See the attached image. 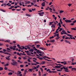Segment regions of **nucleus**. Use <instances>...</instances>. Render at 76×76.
Returning a JSON list of instances; mask_svg holds the SVG:
<instances>
[{
  "mask_svg": "<svg viewBox=\"0 0 76 76\" xmlns=\"http://www.w3.org/2000/svg\"><path fill=\"white\" fill-rule=\"evenodd\" d=\"M65 21L66 23H70L72 22V20H65Z\"/></svg>",
  "mask_w": 76,
  "mask_h": 76,
  "instance_id": "f257e3e1",
  "label": "nucleus"
},
{
  "mask_svg": "<svg viewBox=\"0 0 76 76\" xmlns=\"http://www.w3.org/2000/svg\"><path fill=\"white\" fill-rule=\"evenodd\" d=\"M12 62L14 64V66H17V65H18V62H16V61H12Z\"/></svg>",
  "mask_w": 76,
  "mask_h": 76,
  "instance_id": "f03ea898",
  "label": "nucleus"
},
{
  "mask_svg": "<svg viewBox=\"0 0 76 76\" xmlns=\"http://www.w3.org/2000/svg\"><path fill=\"white\" fill-rule=\"evenodd\" d=\"M21 73H22V72H21L20 71H18L17 72V75H20V74H21Z\"/></svg>",
  "mask_w": 76,
  "mask_h": 76,
  "instance_id": "7ed1b4c3",
  "label": "nucleus"
},
{
  "mask_svg": "<svg viewBox=\"0 0 76 76\" xmlns=\"http://www.w3.org/2000/svg\"><path fill=\"white\" fill-rule=\"evenodd\" d=\"M55 68H57V69H59V68H61V67L60 66H55Z\"/></svg>",
  "mask_w": 76,
  "mask_h": 76,
  "instance_id": "20e7f679",
  "label": "nucleus"
},
{
  "mask_svg": "<svg viewBox=\"0 0 76 76\" xmlns=\"http://www.w3.org/2000/svg\"><path fill=\"white\" fill-rule=\"evenodd\" d=\"M37 53H38V54H39V53H42V52L39 51V50H37Z\"/></svg>",
  "mask_w": 76,
  "mask_h": 76,
  "instance_id": "39448f33",
  "label": "nucleus"
},
{
  "mask_svg": "<svg viewBox=\"0 0 76 76\" xmlns=\"http://www.w3.org/2000/svg\"><path fill=\"white\" fill-rule=\"evenodd\" d=\"M65 42H66V43H69V44H70L71 43L69 41H67V40H65Z\"/></svg>",
  "mask_w": 76,
  "mask_h": 76,
  "instance_id": "423d86ee",
  "label": "nucleus"
},
{
  "mask_svg": "<svg viewBox=\"0 0 76 76\" xmlns=\"http://www.w3.org/2000/svg\"><path fill=\"white\" fill-rule=\"evenodd\" d=\"M29 52H34V49L32 48L30 49L29 50Z\"/></svg>",
  "mask_w": 76,
  "mask_h": 76,
  "instance_id": "0eeeda50",
  "label": "nucleus"
},
{
  "mask_svg": "<svg viewBox=\"0 0 76 76\" xmlns=\"http://www.w3.org/2000/svg\"><path fill=\"white\" fill-rule=\"evenodd\" d=\"M32 71H33V69H30L28 70V72H32Z\"/></svg>",
  "mask_w": 76,
  "mask_h": 76,
  "instance_id": "6e6552de",
  "label": "nucleus"
},
{
  "mask_svg": "<svg viewBox=\"0 0 76 76\" xmlns=\"http://www.w3.org/2000/svg\"><path fill=\"white\" fill-rule=\"evenodd\" d=\"M63 69H64V70H69V69H67L66 67H63Z\"/></svg>",
  "mask_w": 76,
  "mask_h": 76,
  "instance_id": "1a4fd4ad",
  "label": "nucleus"
},
{
  "mask_svg": "<svg viewBox=\"0 0 76 76\" xmlns=\"http://www.w3.org/2000/svg\"><path fill=\"white\" fill-rule=\"evenodd\" d=\"M62 32H63L64 34H67V33H66V32H65V31L64 30H62Z\"/></svg>",
  "mask_w": 76,
  "mask_h": 76,
  "instance_id": "9d476101",
  "label": "nucleus"
},
{
  "mask_svg": "<svg viewBox=\"0 0 76 76\" xmlns=\"http://www.w3.org/2000/svg\"><path fill=\"white\" fill-rule=\"evenodd\" d=\"M37 58H39V59H40V60H42V57H41L40 58L38 57H37Z\"/></svg>",
  "mask_w": 76,
  "mask_h": 76,
  "instance_id": "9b49d317",
  "label": "nucleus"
},
{
  "mask_svg": "<svg viewBox=\"0 0 76 76\" xmlns=\"http://www.w3.org/2000/svg\"><path fill=\"white\" fill-rule=\"evenodd\" d=\"M4 42H10V40H7L5 41Z\"/></svg>",
  "mask_w": 76,
  "mask_h": 76,
  "instance_id": "f8f14e48",
  "label": "nucleus"
},
{
  "mask_svg": "<svg viewBox=\"0 0 76 76\" xmlns=\"http://www.w3.org/2000/svg\"><path fill=\"white\" fill-rule=\"evenodd\" d=\"M45 2H43L41 4V5L42 6L44 7V6H45Z\"/></svg>",
  "mask_w": 76,
  "mask_h": 76,
  "instance_id": "ddd939ff",
  "label": "nucleus"
},
{
  "mask_svg": "<svg viewBox=\"0 0 76 76\" xmlns=\"http://www.w3.org/2000/svg\"><path fill=\"white\" fill-rule=\"evenodd\" d=\"M54 41H55V40H54V39H52V40H50V42H54Z\"/></svg>",
  "mask_w": 76,
  "mask_h": 76,
  "instance_id": "4468645a",
  "label": "nucleus"
},
{
  "mask_svg": "<svg viewBox=\"0 0 76 76\" xmlns=\"http://www.w3.org/2000/svg\"><path fill=\"white\" fill-rule=\"evenodd\" d=\"M40 13H38L39 15L40 16H43V15H43L42 14H40Z\"/></svg>",
  "mask_w": 76,
  "mask_h": 76,
  "instance_id": "2eb2a0df",
  "label": "nucleus"
},
{
  "mask_svg": "<svg viewBox=\"0 0 76 76\" xmlns=\"http://www.w3.org/2000/svg\"><path fill=\"white\" fill-rule=\"evenodd\" d=\"M75 70L76 71V68H72V71H73V70Z\"/></svg>",
  "mask_w": 76,
  "mask_h": 76,
  "instance_id": "dca6fc26",
  "label": "nucleus"
},
{
  "mask_svg": "<svg viewBox=\"0 0 76 76\" xmlns=\"http://www.w3.org/2000/svg\"><path fill=\"white\" fill-rule=\"evenodd\" d=\"M21 47H22L23 48H21V49H20V50H24V48H25V47H24V46H21Z\"/></svg>",
  "mask_w": 76,
  "mask_h": 76,
  "instance_id": "f3484780",
  "label": "nucleus"
},
{
  "mask_svg": "<svg viewBox=\"0 0 76 76\" xmlns=\"http://www.w3.org/2000/svg\"><path fill=\"white\" fill-rule=\"evenodd\" d=\"M26 72H27V70H26L24 71V75H26Z\"/></svg>",
  "mask_w": 76,
  "mask_h": 76,
  "instance_id": "a211bd4d",
  "label": "nucleus"
},
{
  "mask_svg": "<svg viewBox=\"0 0 76 76\" xmlns=\"http://www.w3.org/2000/svg\"><path fill=\"white\" fill-rule=\"evenodd\" d=\"M36 48H39V47H40V45H36Z\"/></svg>",
  "mask_w": 76,
  "mask_h": 76,
  "instance_id": "6ab92c4d",
  "label": "nucleus"
},
{
  "mask_svg": "<svg viewBox=\"0 0 76 76\" xmlns=\"http://www.w3.org/2000/svg\"><path fill=\"white\" fill-rule=\"evenodd\" d=\"M13 74L12 72H9L8 73V75H12Z\"/></svg>",
  "mask_w": 76,
  "mask_h": 76,
  "instance_id": "aec40b11",
  "label": "nucleus"
},
{
  "mask_svg": "<svg viewBox=\"0 0 76 76\" xmlns=\"http://www.w3.org/2000/svg\"><path fill=\"white\" fill-rule=\"evenodd\" d=\"M37 68L36 66H34V67L33 68V70H35V69H37Z\"/></svg>",
  "mask_w": 76,
  "mask_h": 76,
  "instance_id": "412c9836",
  "label": "nucleus"
},
{
  "mask_svg": "<svg viewBox=\"0 0 76 76\" xmlns=\"http://www.w3.org/2000/svg\"><path fill=\"white\" fill-rule=\"evenodd\" d=\"M41 50H46V49L42 47L41 48Z\"/></svg>",
  "mask_w": 76,
  "mask_h": 76,
  "instance_id": "4be33fe9",
  "label": "nucleus"
},
{
  "mask_svg": "<svg viewBox=\"0 0 76 76\" xmlns=\"http://www.w3.org/2000/svg\"><path fill=\"white\" fill-rule=\"evenodd\" d=\"M26 16H28L29 17H30V16H31V15H30L28 14H26Z\"/></svg>",
  "mask_w": 76,
  "mask_h": 76,
  "instance_id": "5701e85b",
  "label": "nucleus"
},
{
  "mask_svg": "<svg viewBox=\"0 0 76 76\" xmlns=\"http://www.w3.org/2000/svg\"><path fill=\"white\" fill-rule=\"evenodd\" d=\"M34 43H35V44H39V42H34Z\"/></svg>",
  "mask_w": 76,
  "mask_h": 76,
  "instance_id": "b1692460",
  "label": "nucleus"
},
{
  "mask_svg": "<svg viewBox=\"0 0 76 76\" xmlns=\"http://www.w3.org/2000/svg\"><path fill=\"white\" fill-rule=\"evenodd\" d=\"M3 68L2 67H0V71H1L3 70Z\"/></svg>",
  "mask_w": 76,
  "mask_h": 76,
  "instance_id": "393cba45",
  "label": "nucleus"
},
{
  "mask_svg": "<svg viewBox=\"0 0 76 76\" xmlns=\"http://www.w3.org/2000/svg\"><path fill=\"white\" fill-rule=\"evenodd\" d=\"M0 10L1 11H2V12H6V11H5L4 10H3L1 9Z\"/></svg>",
  "mask_w": 76,
  "mask_h": 76,
  "instance_id": "a878e982",
  "label": "nucleus"
},
{
  "mask_svg": "<svg viewBox=\"0 0 76 76\" xmlns=\"http://www.w3.org/2000/svg\"><path fill=\"white\" fill-rule=\"evenodd\" d=\"M60 38V37H56L55 38V39H56L57 40L58 39H59Z\"/></svg>",
  "mask_w": 76,
  "mask_h": 76,
  "instance_id": "bb28decb",
  "label": "nucleus"
},
{
  "mask_svg": "<svg viewBox=\"0 0 76 76\" xmlns=\"http://www.w3.org/2000/svg\"><path fill=\"white\" fill-rule=\"evenodd\" d=\"M4 69V70H7V68L6 67V66H5Z\"/></svg>",
  "mask_w": 76,
  "mask_h": 76,
  "instance_id": "cd10ccee",
  "label": "nucleus"
},
{
  "mask_svg": "<svg viewBox=\"0 0 76 76\" xmlns=\"http://www.w3.org/2000/svg\"><path fill=\"white\" fill-rule=\"evenodd\" d=\"M40 70H41L42 72H43V69H42V68L40 67Z\"/></svg>",
  "mask_w": 76,
  "mask_h": 76,
  "instance_id": "c85d7f7f",
  "label": "nucleus"
},
{
  "mask_svg": "<svg viewBox=\"0 0 76 76\" xmlns=\"http://www.w3.org/2000/svg\"><path fill=\"white\" fill-rule=\"evenodd\" d=\"M63 11H62V10H60V13H63Z\"/></svg>",
  "mask_w": 76,
  "mask_h": 76,
  "instance_id": "c756f323",
  "label": "nucleus"
},
{
  "mask_svg": "<svg viewBox=\"0 0 76 76\" xmlns=\"http://www.w3.org/2000/svg\"><path fill=\"white\" fill-rule=\"evenodd\" d=\"M52 26H53V28H56L54 24H53Z\"/></svg>",
  "mask_w": 76,
  "mask_h": 76,
  "instance_id": "7c9ffc66",
  "label": "nucleus"
},
{
  "mask_svg": "<svg viewBox=\"0 0 76 76\" xmlns=\"http://www.w3.org/2000/svg\"><path fill=\"white\" fill-rule=\"evenodd\" d=\"M25 53H30V52H29L28 51H25Z\"/></svg>",
  "mask_w": 76,
  "mask_h": 76,
  "instance_id": "2f4dec72",
  "label": "nucleus"
},
{
  "mask_svg": "<svg viewBox=\"0 0 76 76\" xmlns=\"http://www.w3.org/2000/svg\"><path fill=\"white\" fill-rule=\"evenodd\" d=\"M39 76H41V72H39Z\"/></svg>",
  "mask_w": 76,
  "mask_h": 76,
  "instance_id": "473e14b6",
  "label": "nucleus"
},
{
  "mask_svg": "<svg viewBox=\"0 0 76 76\" xmlns=\"http://www.w3.org/2000/svg\"><path fill=\"white\" fill-rule=\"evenodd\" d=\"M45 60H47V61H51V60H48V59H45Z\"/></svg>",
  "mask_w": 76,
  "mask_h": 76,
  "instance_id": "72a5a7b5",
  "label": "nucleus"
},
{
  "mask_svg": "<svg viewBox=\"0 0 76 76\" xmlns=\"http://www.w3.org/2000/svg\"><path fill=\"white\" fill-rule=\"evenodd\" d=\"M0 41H4V40L3 39H0Z\"/></svg>",
  "mask_w": 76,
  "mask_h": 76,
  "instance_id": "f704fd0d",
  "label": "nucleus"
},
{
  "mask_svg": "<svg viewBox=\"0 0 76 76\" xmlns=\"http://www.w3.org/2000/svg\"><path fill=\"white\" fill-rule=\"evenodd\" d=\"M50 39H51L52 38H54V36H52V37H50L49 38Z\"/></svg>",
  "mask_w": 76,
  "mask_h": 76,
  "instance_id": "c9c22d12",
  "label": "nucleus"
},
{
  "mask_svg": "<svg viewBox=\"0 0 76 76\" xmlns=\"http://www.w3.org/2000/svg\"><path fill=\"white\" fill-rule=\"evenodd\" d=\"M28 10H28V11L29 12H32V11L31 10H29L28 9Z\"/></svg>",
  "mask_w": 76,
  "mask_h": 76,
  "instance_id": "e433bc0d",
  "label": "nucleus"
},
{
  "mask_svg": "<svg viewBox=\"0 0 76 76\" xmlns=\"http://www.w3.org/2000/svg\"><path fill=\"white\" fill-rule=\"evenodd\" d=\"M54 23V21H53L52 22H50V25H51L52 23Z\"/></svg>",
  "mask_w": 76,
  "mask_h": 76,
  "instance_id": "4c0bfd02",
  "label": "nucleus"
},
{
  "mask_svg": "<svg viewBox=\"0 0 76 76\" xmlns=\"http://www.w3.org/2000/svg\"><path fill=\"white\" fill-rule=\"evenodd\" d=\"M68 6H69V7L71 6H72V4H68Z\"/></svg>",
  "mask_w": 76,
  "mask_h": 76,
  "instance_id": "58836bf2",
  "label": "nucleus"
},
{
  "mask_svg": "<svg viewBox=\"0 0 76 76\" xmlns=\"http://www.w3.org/2000/svg\"><path fill=\"white\" fill-rule=\"evenodd\" d=\"M5 58L6 60H10V58H8L7 57H5Z\"/></svg>",
  "mask_w": 76,
  "mask_h": 76,
  "instance_id": "ea45409f",
  "label": "nucleus"
},
{
  "mask_svg": "<svg viewBox=\"0 0 76 76\" xmlns=\"http://www.w3.org/2000/svg\"><path fill=\"white\" fill-rule=\"evenodd\" d=\"M22 10H23V11H25V10H26V9H25V8H23L22 9Z\"/></svg>",
  "mask_w": 76,
  "mask_h": 76,
  "instance_id": "a19ab883",
  "label": "nucleus"
},
{
  "mask_svg": "<svg viewBox=\"0 0 76 76\" xmlns=\"http://www.w3.org/2000/svg\"><path fill=\"white\" fill-rule=\"evenodd\" d=\"M31 3V1H28V3H26L25 4H29Z\"/></svg>",
  "mask_w": 76,
  "mask_h": 76,
  "instance_id": "79ce46f5",
  "label": "nucleus"
},
{
  "mask_svg": "<svg viewBox=\"0 0 76 76\" xmlns=\"http://www.w3.org/2000/svg\"><path fill=\"white\" fill-rule=\"evenodd\" d=\"M62 30V28H60V29L59 30V32H61V31Z\"/></svg>",
  "mask_w": 76,
  "mask_h": 76,
  "instance_id": "37998d69",
  "label": "nucleus"
},
{
  "mask_svg": "<svg viewBox=\"0 0 76 76\" xmlns=\"http://www.w3.org/2000/svg\"><path fill=\"white\" fill-rule=\"evenodd\" d=\"M4 54H9V53L4 52Z\"/></svg>",
  "mask_w": 76,
  "mask_h": 76,
  "instance_id": "c03bdc74",
  "label": "nucleus"
},
{
  "mask_svg": "<svg viewBox=\"0 0 76 76\" xmlns=\"http://www.w3.org/2000/svg\"><path fill=\"white\" fill-rule=\"evenodd\" d=\"M39 66H40L39 65H37L36 66V67H37V68H38L39 67Z\"/></svg>",
  "mask_w": 76,
  "mask_h": 76,
  "instance_id": "a18cd8bd",
  "label": "nucleus"
},
{
  "mask_svg": "<svg viewBox=\"0 0 76 76\" xmlns=\"http://www.w3.org/2000/svg\"><path fill=\"white\" fill-rule=\"evenodd\" d=\"M52 72L53 73H57V71H52Z\"/></svg>",
  "mask_w": 76,
  "mask_h": 76,
  "instance_id": "49530a36",
  "label": "nucleus"
},
{
  "mask_svg": "<svg viewBox=\"0 0 76 76\" xmlns=\"http://www.w3.org/2000/svg\"><path fill=\"white\" fill-rule=\"evenodd\" d=\"M20 66L21 67H23V65H20Z\"/></svg>",
  "mask_w": 76,
  "mask_h": 76,
  "instance_id": "de8ad7c7",
  "label": "nucleus"
},
{
  "mask_svg": "<svg viewBox=\"0 0 76 76\" xmlns=\"http://www.w3.org/2000/svg\"><path fill=\"white\" fill-rule=\"evenodd\" d=\"M35 10H36L35 8H34V9H32V11H35Z\"/></svg>",
  "mask_w": 76,
  "mask_h": 76,
  "instance_id": "09e8293b",
  "label": "nucleus"
},
{
  "mask_svg": "<svg viewBox=\"0 0 76 76\" xmlns=\"http://www.w3.org/2000/svg\"><path fill=\"white\" fill-rule=\"evenodd\" d=\"M56 36L57 37H59V34H56Z\"/></svg>",
  "mask_w": 76,
  "mask_h": 76,
  "instance_id": "8fccbe9b",
  "label": "nucleus"
},
{
  "mask_svg": "<svg viewBox=\"0 0 76 76\" xmlns=\"http://www.w3.org/2000/svg\"><path fill=\"white\" fill-rule=\"evenodd\" d=\"M50 69H48L47 70H46V72H49V71H50Z\"/></svg>",
  "mask_w": 76,
  "mask_h": 76,
  "instance_id": "3c124183",
  "label": "nucleus"
},
{
  "mask_svg": "<svg viewBox=\"0 0 76 76\" xmlns=\"http://www.w3.org/2000/svg\"><path fill=\"white\" fill-rule=\"evenodd\" d=\"M40 14H42L43 15V14H44V12H40Z\"/></svg>",
  "mask_w": 76,
  "mask_h": 76,
  "instance_id": "603ef678",
  "label": "nucleus"
},
{
  "mask_svg": "<svg viewBox=\"0 0 76 76\" xmlns=\"http://www.w3.org/2000/svg\"><path fill=\"white\" fill-rule=\"evenodd\" d=\"M0 53H4V52H3V51H2V50L0 51Z\"/></svg>",
  "mask_w": 76,
  "mask_h": 76,
  "instance_id": "864d4df0",
  "label": "nucleus"
},
{
  "mask_svg": "<svg viewBox=\"0 0 76 76\" xmlns=\"http://www.w3.org/2000/svg\"><path fill=\"white\" fill-rule=\"evenodd\" d=\"M7 47H9V45L8 44H6L5 45Z\"/></svg>",
  "mask_w": 76,
  "mask_h": 76,
  "instance_id": "5fc2aeb1",
  "label": "nucleus"
},
{
  "mask_svg": "<svg viewBox=\"0 0 76 76\" xmlns=\"http://www.w3.org/2000/svg\"><path fill=\"white\" fill-rule=\"evenodd\" d=\"M75 64L74 63H72L71 64V65H75Z\"/></svg>",
  "mask_w": 76,
  "mask_h": 76,
  "instance_id": "6e6d98bb",
  "label": "nucleus"
},
{
  "mask_svg": "<svg viewBox=\"0 0 76 76\" xmlns=\"http://www.w3.org/2000/svg\"><path fill=\"white\" fill-rule=\"evenodd\" d=\"M17 4H18V3L16 2H15V4L14 5V6H16V5H17Z\"/></svg>",
  "mask_w": 76,
  "mask_h": 76,
  "instance_id": "4d7b16f0",
  "label": "nucleus"
},
{
  "mask_svg": "<svg viewBox=\"0 0 76 76\" xmlns=\"http://www.w3.org/2000/svg\"><path fill=\"white\" fill-rule=\"evenodd\" d=\"M17 11H20V9H17L16 10Z\"/></svg>",
  "mask_w": 76,
  "mask_h": 76,
  "instance_id": "13d9d810",
  "label": "nucleus"
},
{
  "mask_svg": "<svg viewBox=\"0 0 76 76\" xmlns=\"http://www.w3.org/2000/svg\"><path fill=\"white\" fill-rule=\"evenodd\" d=\"M73 23H76V20H75L73 22Z\"/></svg>",
  "mask_w": 76,
  "mask_h": 76,
  "instance_id": "bf43d9fd",
  "label": "nucleus"
},
{
  "mask_svg": "<svg viewBox=\"0 0 76 76\" xmlns=\"http://www.w3.org/2000/svg\"><path fill=\"white\" fill-rule=\"evenodd\" d=\"M33 75H34V76H36V75H37V74H35V73H33Z\"/></svg>",
  "mask_w": 76,
  "mask_h": 76,
  "instance_id": "052dcab7",
  "label": "nucleus"
},
{
  "mask_svg": "<svg viewBox=\"0 0 76 76\" xmlns=\"http://www.w3.org/2000/svg\"><path fill=\"white\" fill-rule=\"evenodd\" d=\"M11 64L12 66H14V65H15V64H14L13 63H12V62L11 63Z\"/></svg>",
  "mask_w": 76,
  "mask_h": 76,
  "instance_id": "680f3d73",
  "label": "nucleus"
},
{
  "mask_svg": "<svg viewBox=\"0 0 76 76\" xmlns=\"http://www.w3.org/2000/svg\"><path fill=\"white\" fill-rule=\"evenodd\" d=\"M17 46L18 47H20V45H19V44H17Z\"/></svg>",
  "mask_w": 76,
  "mask_h": 76,
  "instance_id": "e2e57ef3",
  "label": "nucleus"
},
{
  "mask_svg": "<svg viewBox=\"0 0 76 76\" xmlns=\"http://www.w3.org/2000/svg\"><path fill=\"white\" fill-rule=\"evenodd\" d=\"M16 9H12V11H15V10Z\"/></svg>",
  "mask_w": 76,
  "mask_h": 76,
  "instance_id": "0e129e2a",
  "label": "nucleus"
},
{
  "mask_svg": "<svg viewBox=\"0 0 76 76\" xmlns=\"http://www.w3.org/2000/svg\"><path fill=\"white\" fill-rule=\"evenodd\" d=\"M52 3H53V2H50V3L49 4V5H51V4H52Z\"/></svg>",
  "mask_w": 76,
  "mask_h": 76,
  "instance_id": "69168bd1",
  "label": "nucleus"
},
{
  "mask_svg": "<svg viewBox=\"0 0 76 76\" xmlns=\"http://www.w3.org/2000/svg\"><path fill=\"white\" fill-rule=\"evenodd\" d=\"M3 50V51H4V52H6V50H5V49H4Z\"/></svg>",
  "mask_w": 76,
  "mask_h": 76,
  "instance_id": "338daca9",
  "label": "nucleus"
},
{
  "mask_svg": "<svg viewBox=\"0 0 76 76\" xmlns=\"http://www.w3.org/2000/svg\"><path fill=\"white\" fill-rule=\"evenodd\" d=\"M9 66V64H6L4 65V66Z\"/></svg>",
  "mask_w": 76,
  "mask_h": 76,
  "instance_id": "774afa93",
  "label": "nucleus"
}]
</instances>
